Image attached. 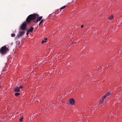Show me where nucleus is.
I'll use <instances>...</instances> for the list:
<instances>
[{"label":"nucleus","instance_id":"nucleus-1","mask_svg":"<svg viewBox=\"0 0 122 122\" xmlns=\"http://www.w3.org/2000/svg\"><path fill=\"white\" fill-rule=\"evenodd\" d=\"M39 16V15L37 14H34L29 15L27 17L26 21L27 24L30 23L31 21L33 20V22L36 23L39 21H40L42 19V16Z\"/></svg>","mask_w":122,"mask_h":122},{"label":"nucleus","instance_id":"nucleus-2","mask_svg":"<svg viewBox=\"0 0 122 122\" xmlns=\"http://www.w3.org/2000/svg\"><path fill=\"white\" fill-rule=\"evenodd\" d=\"M9 51V49L5 45L3 46L0 49V53L2 55L5 54Z\"/></svg>","mask_w":122,"mask_h":122},{"label":"nucleus","instance_id":"nucleus-3","mask_svg":"<svg viewBox=\"0 0 122 122\" xmlns=\"http://www.w3.org/2000/svg\"><path fill=\"white\" fill-rule=\"evenodd\" d=\"M26 23H27L26 22V21H24L23 23L20 27L21 30H24L26 29Z\"/></svg>","mask_w":122,"mask_h":122},{"label":"nucleus","instance_id":"nucleus-4","mask_svg":"<svg viewBox=\"0 0 122 122\" xmlns=\"http://www.w3.org/2000/svg\"><path fill=\"white\" fill-rule=\"evenodd\" d=\"M25 32L23 31H21L19 32V34H18L17 36L15 37L16 39H18L20 37L23 35L25 33Z\"/></svg>","mask_w":122,"mask_h":122},{"label":"nucleus","instance_id":"nucleus-5","mask_svg":"<svg viewBox=\"0 0 122 122\" xmlns=\"http://www.w3.org/2000/svg\"><path fill=\"white\" fill-rule=\"evenodd\" d=\"M69 102L70 104L72 105H73L75 104V102L73 98L70 99L69 100Z\"/></svg>","mask_w":122,"mask_h":122},{"label":"nucleus","instance_id":"nucleus-6","mask_svg":"<svg viewBox=\"0 0 122 122\" xmlns=\"http://www.w3.org/2000/svg\"><path fill=\"white\" fill-rule=\"evenodd\" d=\"M14 91L16 92H19L20 91L19 87H15L14 89Z\"/></svg>","mask_w":122,"mask_h":122},{"label":"nucleus","instance_id":"nucleus-7","mask_svg":"<svg viewBox=\"0 0 122 122\" xmlns=\"http://www.w3.org/2000/svg\"><path fill=\"white\" fill-rule=\"evenodd\" d=\"M33 29H34V28L33 27H30V28L29 30H28V32H32L33 30Z\"/></svg>","mask_w":122,"mask_h":122},{"label":"nucleus","instance_id":"nucleus-8","mask_svg":"<svg viewBox=\"0 0 122 122\" xmlns=\"http://www.w3.org/2000/svg\"><path fill=\"white\" fill-rule=\"evenodd\" d=\"M110 94H111L110 92H109L108 93H107L106 94H105V95L104 96H106V97L107 96L110 95Z\"/></svg>","mask_w":122,"mask_h":122},{"label":"nucleus","instance_id":"nucleus-9","mask_svg":"<svg viewBox=\"0 0 122 122\" xmlns=\"http://www.w3.org/2000/svg\"><path fill=\"white\" fill-rule=\"evenodd\" d=\"M20 94L18 92L16 93L15 94V95L16 97H18L20 95Z\"/></svg>","mask_w":122,"mask_h":122},{"label":"nucleus","instance_id":"nucleus-10","mask_svg":"<svg viewBox=\"0 0 122 122\" xmlns=\"http://www.w3.org/2000/svg\"><path fill=\"white\" fill-rule=\"evenodd\" d=\"M113 18V16L112 15H111L109 18L110 20H112Z\"/></svg>","mask_w":122,"mask_h":122},{"label":"nucleus","instance_id":"nucleus-11","mask_svg":"<svg viewBox=\"0 0 122 122\" xmlns=\"http://www.w3.org/2000/svg\"><path fill=\"white\" fill-rule=\"evenodd\" d=\"M66 7V6H65V5L64 6L61 7L60 8V9L61 10H62L63 9H64V8H65Z\"/></svg>","mask_w":122,"mask_h":122},{"label":"nucleus","instance_id":"nucleus-12","mask_svg":"<svg viewBox=\"0 0 122 122\" xmlns=\"http://www.w3.org/2000/svg\"><path fill=\"white\" fill-rule=\"evenodd\" d=\"M106 98V96H104L102 97L101 99L103 101H104L105 99Z\"/></svg>","mask_w":122,"mask_h":122},{"label":"nucleus","instance_id":"nucleus-13","mask_svg":"<svg viewBox=\"0 0 122 122\" xmlns=\"http://www.w3.org/2000/svg\"><path fill=\"white\" fill-rule=\"evenodd\" d=\"M23 118L22 117H21L20 119V122H22V121L23 120Z\"/></svg>","mask_w":122,"mask_h":122},{"label":"nucleus","instance_id":"nucleus-14","mask_svg":"<svg viewBox=\"0 0 122 122\" xmlns=\"http://www.w3.org/2000/svg\"><path fill=\"white\" fill-rule=\"evenodd\" d=\"M43 20H41V21L39 23V25H40L41 24V23H42L43 22Z\"/></svg>","mask_w":122,"mask_h":122},{"label":"nucleus","instance_id":"nucleus-15","mask_svg":"<svg viewBox=\"0 0 122 122\" xmlns=\"http://www.w3.org/2000/svg\"><path fill=\"white\" fill-rule=\"evenodd\" d=\"M15 34H11V36L12 37H14L15 36Z\"/></svg>","mask_w":122,"mask_h":122},{"label":"nucleus","instance_id":"nucleus-16","mask_svg":"<svg viewBox=\"0 0 122 122\" xmlns=\"http://www.w3.org/2000/svg\"><path fill=\"white\" fill-rule=\"evenodd\" d=\"M19 88L20 89H22L23 88V86H20V87Z\"/></svg>","mask_w":122,"mask_h":122},{"label":"nucleus","instance_id":"nucleus-17","mask_svg":"<svg viewBox=\"0 0 122 122\" xmlns=\"http://www.w3.org/2000/svg\"><path fill=\"white\" fill-rule=\"evenodd\" d=\"M104 102V101H103L102 100V99H101L100 100V102L101 103H103V102Z\"/></svg>","mask_w":122,"mask_h":122},{"label":"nucleus","instance_id":"nucleus-18","mask_svg":"<svg viewBox=\"0 0 122 122\" xmlns=\"http://www.w3.org/2000/svg\"><path fill=\"white\" fill-rule=\"evenodd\" d=\"M46 41H44V40H43V41H42L41 42V43L42 44H43L44 42H45Z\"/></svg>","mask_w":122,"mask_h":122},{"label":"nucleus","instance_id":"nucleus-19","mask_svg":"<svg viewBox=\"0 0 122 122\" xmlns=\"http://www.w3.org/2000/svg\"><path fill=\"white\" fill-rule=\"evenodd\" d=\"M47 40V38H46L44 39V41H45L46 42V41Z\"/></svg>","mask_w":122,"mask_h":122},{"label":"nucleus","instance_id":"nucleus-20","mask_svg":"<svg viewBox=\"0 0 122 122\" xmlns=\"http://www.w3.org/2000/svg\"><path fill=\"white\" fill-rule=\"evenodd\" d=\"M29 32H28V31L27 30V33H26V35H28V34H29Z\"/></svg>","mask_w":122,"mask_h":122},{"label":"nucleus","instance_id":"nucleus-21","mask_svg":"<svg viewBox=\"0 0 122 122\" xmlns=\"http://www.w3.org/2000/svg\"><path fill=\"white\" fill-rule=\"evenodd\" d=\"M84 26L83 25H82L81 26V28H83V27Z\"/></svg>","mask_w":122,"mask_h":122},{"label":"nucleus","instance_id":"nucleus-22","mask_svg":"<svg viewBox=\"0 0 122 122\" xmlns=\"http://www.w3.org/2000/svg\"><path fill=\"white\" fill-rule=\"evenodd\" d=\"M50 107H52V106H51V105L50 106Z\"/></svg>","mask_w":122,"mask_h":122},{"label":"nucleus","instance_id":"nucleus-23","mask_svg":"<svg viewBox=\"0 0 122 122\" xmlns=\"http://www.w3.org/2000/svg\"><path fill=\"white\" fill-rule=\"evenodd\" d=\"M67 48H68H68H69L67 47Z\"/></svg>","mask_w":122,"mask_h":122}]
</instances>
